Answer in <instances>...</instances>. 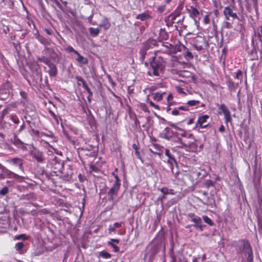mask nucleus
<instances>
[{
	"instance_id": "f257e3e1",
	"label": "nucleus",
	"mask_w": 262,
	"mask_h": 262,
	"mask_svg": "<svg viewBox=\"0 0 262 262\" xmlns=\"http://www.w3.org/2000/svg\"><path fill=\"white\" fill-rule=\"evenodd\" d=\"M151 69L148 72V75H153L156 76H159L160 72L164 68L163 60L160 57H154L150 62Z\"/></svg>"
},
{
	"instance_id": "f03ea898",
	"label": "nucleus",
	"mask_w": 262,
	"mask_h": 262,
	"mask_svg": "<svg viewBox=\"0 0 262 262\" xmlns=\"http://www.w3.org/2000/svg\"><path fill=\"white\" fill-rule=\"evenodd\" d=\"M239 249L240 252L244 253L246 255H248V262H253V251L249 242L247 241H242L239 244Z\"/></svg>"
},
{
	"instance_id": "7ed1b4c3",
	"label": "nucleus",
	"mask_w": 262,
	"mask_h": 262,
	"mask_svg": "<svg viewBox=\"0 0 262 262\" xmlns=\"http://www.w3.org/2000/svg\"><path fill=\"white\" fill-rule=\"evenodd\" d=\"M0 169L2 170V172L5 174L7 177L14 179L18 180L19 182H21L23 181V177L20 176L18 174L10 171L1 163Z\"/></svg>"
},
{
	"instance_id": "20e7f679",
	"label": "nucleus",
	"mask_w": 262,
	"mask_h": 262,
	"mask_svg": "<svg viewBox=\"0 0 262 262\" xmlns=\"http://www.w3.org/2000/svg\"><path fill=\"white\" fill-rule=\"evenodd\" d=\"M188 216L191 219V221L194 223L193 226L196 229H199L200 231L203 230L204 225L202 224V221L201 217L195 215L194 213H189Z\"/></svg>"
},
{
	"instance_id": "39448f33",
	"label": "nucleus",
	"mask_w": 262,
	"mask_h": 262,
	"mask_svg": "<svg viewBox=\"0 0 262 262\" xmlns=\"http://www.w3.org/2000/svg\"><path fill=\"white\" fill-rule=\"evenodd\" d=\"M120 187L113 185L107 192L108 200L110 202H113L115 198L118 195Z\"/></svg>"
},
{
	"instance_id": "423d86ee",
	"label": "nucleus",
	"mask_w": 262,
	"mask_h": 262,
	"mask_svg": "<svg viewBox=\"0 0 262 262\" xmlns=\"http://www.w3.org/2000/svg\"><path fill=\"white\" fill-rule=\"evenodd\" d=\"M23 160L19 158H13L8 160V162L13 166H18L19 169L24 171Z\"/></svg>"
},
{
	"instance_id": "0eeeda50",
	"label": "nucleus",
	"mask_w": 262,
	"mask_h": 262,
	"mask_svg": "<svg viewBox=\"0 0 262 262\" xmlns=\"http://www.w3.org/2000/svg\"><path fill=\"white\" fill-rule=\"evenodd\" d=\"M223 13L226 19H229V17L233 18H238L236 13L234 12L232 9L229 7H226L224 9Z\"/></svg>"
},
{
	"instance_id": "6e6552de",
	"label": "nucleus",
	"mask_w": 262,
	"mask_h": 262,
	"mask_svg": "<svg viewBox=\"0 0 262 262\" xmlns=\"http://www.w3.org/2000/svg\"><path fill=\"white\" fill-rule=\"evenodd\" d=\"M33 158L36 160L38 163H42L45 160L43 153L39 150H35L31 152Z\"/></svg>"
},
{
	"instance_id": "1a4fd4ad",
	"label": "nucleus",
	"mask_w": 262,
	"mask_h": 262,
	"mask_svg": "<svg viewBox=\"0 0 262 262\" xmlns=\"http://www.w3.org/2000/svg\"><path fill=\"white\" fill-rule=\"evenodd\" d=\"M219 108L222 111V113L224 114V117L225 119V121L226 123L230 122L231 120V117L230 115V112L227 107L225 106V104H221Z\"/></svg>"
},
{
	"instance_id": "9d476101",
	"label": "nucleus",
	"mask_w": 262,
	"mask_h": 262,
	"mask_svg": "<svg viewBox=\"0 0 262 262\" xmlns=\"http://www.w3.org/2000/svg\"><path fill=\"white\" fill-rule=\"evenodd\" d=\"M162 149H163V147L160 146L158 144L153 143L149 150L152 153L159 156L161 158V156L162 154Z\"/></svg>"
},
{
	"instance_id": "9b49d317",
	"label": "nucleus",
	"mask_w": 262,
	"mask_h": 262,
	"mask_svg": "<svg viewBox=\"0 0 262 262\" xmlns=\"http://www.w3.org/2000/svg\"><path fill=\"white\" fill-rule=\"evenodd\" d=\"M51 164L52 165L54 169L60 171L62 168V163L61 161L56 157L54 156V158L51 159Z\"/></svg>"
},
{
	"instance_id": "f8f14e48",
	"label": "nucleus",
	"mask_w": 262,
	"mask_h": 262,
	"mask_svg": "<svg viewBox=\"0 0 262 262\" xmlns=\"http://www.w3.org/2000/svg\"><path fill=\"white\" fill-rule=\"evenodd\" d=\"M209 119V116L207 115L200 116L198 120V124L200 127L202 128H206L208 124H206L207 119Z\"/></svg>"
},
{
	"instance_id": "ddd939ff",
	"label": "nucleus",
	"mask_w": 262,
	"mask_h": 262,
	"mask_svg": "<svg viewBox=\"0 0 262 262\" xmlns=\"http://www.w3.org/2000/svg\"><path fill=\"white\" fill-rule=\"evenodd\" d=\"M78 155L81 161L84 160L86 157H92V152L82 148L78 150Z\"/></svg>"
},
{
	"instance_id": "4468645a",
	"label": "nucleus",
	"mask_w": 262,
	"mask_h": 262,
	"mask_svg": "<svg viewBox=\"0 0 262 262\" xmlns=\"http://www.w3.org/2000/svg\"><path fill=\"white\" fill-rule=\"evenodd\" d=\"M14 248L16 251L19 254H24L26 252V250L25 249V245L23 242H18L15 244Z\"/></svg>"
},
{
	"instance_id": "2eb2a0df",
	"label": "nucleus",
	"mask_w": 262,
	"mask_h": 262,
	"mask_svg": "<svg viewBox=\"0 0 262 262\" xmlns=\"http://www.w3.org/2000/svg\"><path fill=\"white\" fill-rule=\"evenodd\" d=\"M76 79L78 82H80L82 83V87L87 92V93L89 94H90V96H93L92 92L91 91V89L87 85V84H86L85 81L84 80V79L82 77L79 76H76Z\"/></svg>"
},
{
	"instance_id": "dca6fc26",
	"label": "nucleus",
	"mask_w": 262,
	"mask_h": 262,
	"mask_svg": "<svg viewBox=\"0 0 262 262\" xmlns=\"http://www.w3.org/2000/svg\"><path fill=\"white\" fill-rule=\"evenodd\" d=\"M189 13L190 17L194 19L196 21V18L199 15V10L193 6H190L187 9Z\"/></svg>"
},
{
	"instance_id": "f3484780",
	"label": "nucleus",
	"mask_w": 262,
	"mask_h": 262,
	"mask_svg": "<svg viewBox=\"0 0 262 262\" xmlns=\"http://www.w3.org/2000/svg\"><path fill=\"white\" fill-rule=\"evenodd\" d=\"M36 38L44 46H49L51 43V40L48 39L39 34L36 35Z\"/></svg>"
},
{
	"instance_id": "a211bd4d",
	"label": "nucleus",
	"mask_w": 262,
	"mask_h": 262,
	"mask_svg": "<svg viewBox=\"0 0 262 262\" xmlns=\"http://www.w3.org/2000/svg\"><path fill=\"white\" fill-rule=\"evenodd\" d=\"M49 68V70L48 71L50 76L51 77H55L57 74V69L56 66L54 64L51 62L48 66Z\"/></svg>"
},
{
	"instance_id": "6ab92c4d",
	"label": "nucleus",
	"mask_w": 262,
	"mask_h": 262,
	"mask_svg": "<svg viewBox=\"0 0 262 262\" xmlns=\"http://www.w3.org/2000/svg\"><path fill=\"white\" fill-rule=\"evenodd\" d=\"M11 142L14 144L15 146L18 147H20L23 146V143L22 141L18 138L17 135L16 134H14V135L12 138H11Z\"/></svg>"
},
{
	"instance_id": "aec40b11",
	"label": "nucleus",
	"mask_w": 262,
	"mask_h": 262,
	"mask_svg": "<svg viewBox=\"0 0 262 262\" xmlns=\"http://www.w3.org/2000/svg\"><path fill=\"white\" fill-rule=\"evenodd\" d=\"M76 55L77 56V57L76 60L79 64H81V66L85 65L88 63L89 61L87 58L81 55L79 52L76 54Z\"/></svg>"
},
{
	"instance_id": "412c9836",
	"label": "nucleus",
	"mask_w": 262,
	"mask_h": 262,
	"mask_svg": "<svg viewBox=\"0 0 262 262\" xmlns=\"http://www.w3.org/2000/svg\"><path fill=\"white\" fill-rule=\"evenodd\" d=\"M99 26L103 28L105 30H107L111 26L108 19L107 17H104L102 20Z\"/></svg>"
},
{
	"instance_id": "4be33fe9",
	"label": "nucleus",
	"mask_w": 262,
	"mask_h": 262,
	"mask_svg": "<svg viewBox=\"0 0 262 262\" xmlns=\"http://www.w3.org/2000/svg\"><path fill=\"white\" fill-rule=\"evenodd\" d=\"M164 150L165 155L168 158V162L170 164H172L173 163H176V161L174 157L171 155L169 150L168 149H165L163 148L162 150Z\"/></svg>"
},
{
	"instance_id": "5701e85b",
	"label": "nucleus",
	"mask_w": 262,
	"mask_h": 262,
	"mask_svg": "<svg viewBox=\"0 0 262 262\" xmlns=\"http://www.w3.org/2000/svg\"><path fill=\"white\" fill-rule=\"evenodd\" d=\"M69 170L67 172V173H64L62 172V178L64 180L69 181L72 179V175H73V170L71 168V167H69Z\"/></svg>"
},
{
	"instance_id": "b1692460",
	"label": "nucleus",
	"mask_w": 262,
	"mask_h": 262,
	"mask_svg": "<svg viewBox=\"0 0 262 262\" xmlns=\"http://www.w3.org/2000/svg\"><path fill=\"white\" fill-rule=\"evenodd\" d=\"M161 192L164 194V195H167V194H174V190L172 189H168L167 187H163L160 189Z\"/></svg>"
},
{
	"instance_id": "393cba45",
	"label": "nucleus",
	"mask_w": 262,
	"mask_h": 262,
	"mask_svg": "<svg viewBox=\"0 0 262 262\" xmlns=\"http://www.w3.org/2000/svg\"><path fill=\"white\" fill-rule=\"evenodd\" d=\"M89 32L93 37H96L100 33V29L91 27L89 29Z\"/></svg>"
},
{
	"instance_id": "a878e982",
	"label": "nucleus",
	"mask_w": 262,
	"mask_h": 262,
	"mask_svg": "<svg viewBox=\"0 0 262 262\" xmlns=\"http://www.w3.org/2000/svg\"><path fill=\"white\" fill-rule=\"evenodd\" d=\"M147 50V48L146 47H144L140 51L139 59L141 62H142L145 58Z\"/></svg>"
},
{
	"instance_id": "bb28decb",
	"label": "nucleus",
	"mask_w": 262,
	"mask_h": 262,
	"mask_svg": "<svg viewBox=\"0 0 262 262\" xmlns=\"http://www.w3.org/2000/svg\"><path fill=\"white\" fill-rule=\"evenodd\" d=\"M37 60L39 61L42 62L47 66H48L51 62L50 59L46 56H42L41 57H38Z\"/></svg>"
},
{
	"instance_id": "cd10ccee",
	"label": "nucleus",
	"mask_w": 262,
	"mask_h": 262,
	"mask_svg": "<svg viewBox=\"0 0 262 262\" xmlns=\"http://www.w3.org/2000/svg\"><path fill=\"white\" fill-rule=\"evenodd\" d=\"M99 257H101L104 259L110 258L112 256V255L110 253H109L108 252H107L104 250L101 251L99 253Z\"/></svg>"
},
{
	"instance_id": "c85d7f7f",
	"label": "nucleus",
	"mask_w": 262,
	"mask_h": 262,
	"mask_svg": "<svg viewBox=\"0 0 262 262\" xmlns=\"http://www.w3.org/2000/svg\"><path fill=\"white\" fill-rule=\"evenodd\" d=\"M49 113L50 115L54 119V120H55L56 123L57 124H59V119L61 120V118L60 117L57 116L52 111H51L50 110H49Z\"/></svg>"
},
{
	"instance_id": "c756f323",
	"label": "nucleus",
	"mask_w": 262,
	"mask_h": 262,
	"mask_svg": "<svg viewBox=\"0 0 262 262\" xmlns=\"http://www.w3.org/2000/svg\"><path fill=\"white\" fill-rule=\"evenodd\" d=\"M10 119L15 124H18L19 123V120L18 117L15 114H11L9 116Z\"/></svg>"
},
{
	"instance_id": "7c9ffc66",
	"label": "nucleus",
	"mask_w": 262,
	"mask_h": 262,
	"mask_svg": "<svg viewBox=\"0 0 262 262\" xmlns=\"http://www.w3.org/2000/svg\"><path fill=\"white\" fill-rule=\"evenodd\" d=\"M88 120L89 124L92 127L93 126H96V121H95L94 117L93 116L89 117L88 118Z\"/></svg>"
},
{
	"instance_id": "2f4dec72",
	"label": "nucleus",
	"mask_w": 262,
	"mask_h": 262,
	"mask_svg": "<svg viewBox=\"0 0 262 262\" xmlns=\"http://www.w3.org/2000/svg\"><path fill=\"white\" fill-rule=\"evenodd\" d=\"M201 42H202V41H199L198 40H196L195 42L193 44V47L198 51H201L203 49V45L200 44Z\"/></svg>"
},
{
	"instance_id": "473e14b6",
	"label": "nucleus",
	"mask_w": 262,
	"mask_h": 262,
	"mask_svg": "<svg viewBox=\"0 0 262 262\" xmlns=\"http://www.w3.org/2000/svg\"><path fill=\"white\" fill-rule=\"evenodd\" d=\"M20 239H23V240L27 241L28 240L29 237L26 235L25 234H21L18 235H16L14 237V239L19 240Z\"/></svg>"
},
{
	"instance_id": "72a5a7b5",
	"label": "nucleus",
	"mask_w": 262,
	"mask_h": 262,
	"mask_svg": "<svg viewBox=\"0 0 262 262\" xmlns=\"http://www.w3.org/2000/svg\"><path fill=\"white\" fill-rule=\"evenodd\" d=\"M107 245L111 246L113 248V250L114 252H118L120 250V248L114 243H112V242H108Z\"/></svg>"
},
{
	"instance_id": "f704fd0d",
	"label": "nucleus",
	"mask_w": 262,
	"mask_h": 262,
	"mask_svg": "<svg viewBox=\"0 0 262 262\" xmlns=\"http://www.w3.org/2000/svg\"><path fill=\"white\" fill-rule=\"evenodd\" d=\"M65 50L69 53H74L76 55L78 53V52L75 50L71 46H68L66 48H65Z\"/></svg>"
},
{
	"instance_id": "c9c22d12",
	"label": "nucleus",
	"mask_w": 262,
	"mask_h": 262,
	"mask_svg": "<svg viewBox=\"0 0 262 262\" xmlns=\"http://www.w3.org/2000/svg\"><path fill=\"white\" fill-rule=\"evenodd\" d=\"M147 18V14L145 13H143L140 14H138L136 17V19H140L141 20H145Z\"/></svg>"
},
{
	"instance_id": "e433bc0d",
	"label": "nucleus",
	"mask_w": 262,
	"mask_h": 262,
	"mask_svg": "<svg viewBox=\"0 0 262 262\" xmlns=\"http://www.w3.org/2000/svg\"><path fill=\"white\" fill-rule=\"evenodd\" d=\"M204 221L209 225H213V223L212 220L206 215L203 216Z\"/></svg>"
},
{
	"instance_id": "4c0bfd02",
	"label": "nucleus",
	"mask_w": 262,
	"mask_h": 262,
	"mask_svg": "<svg viewBox=\"0 0 262 262\" xmlns=\"http://www.w3.org/2000/svg\"><path fill=\"white\" fill-rule=\"evenodd\" d=\"M9 192V188L8 187L5 186L3 187L1 190H0V195H5L7 194Z\"/></svg>"
},
{
	"instance_id": "58836bf2",
	"label": "nucleus",
	"mask_w": 262,
	"mask_h": 262,
	"mask_svg": "<svg viewBox=\"0 0 262 262\" xmlns=\"http://www.w3.org/2000/svg\"><path fill=\"white\" fill-rule=\"evenodd\" d=\"M12 126V125L6 121H4L2 123V127L4 129H8L10 127Z\"/></svg>"
},
{
	"instance_id": "ea45409f",
	"label": "nucleus",
	"mask_w": 262,
	"mask_h": 262,
	"mask_svg": "<svg viewBox=\"0 0 262 262\" xmlns=\"http://www.w3.org/2000/svg\"><path fill=\"white\" fill-rule=\"evenodd\" d=\"M114 178L115 179V181L114 182V183H113V185H116V186L120 187V186H121L120 180L118 176L117 175L115 176Z\"/></svg>"
},
{
	"instance_id": "a19ab883",
	"label": "nucleus",
	"mask_w": 262,
	"mask_h": 262,
	"mask_svg": "<svg viewBox=\"0 0 262 262\" xmlns=\"http://www.w3.org/2000/svg\"><path fill=\"white\" fill-rule=\"evenodd\" d=\"M114 178L115 179V181L114 182V183H113V185H116V186L120 187V186H121L120 180L118 176L117 175L115 176Z\"/></svg>"
},
{
	"instance_id": "79ce46f5",
	"label": "nucleus",
	"mask_w": 262,
	"mask_h": 262,
	"mask_svg": "<svg viewBox=\"0 0 262 262\" xmlns=\"http://www.w3.org/2000/svg\"><path fill=\"white\" fill-rule=\"evenodd\" d=\"M200 103L199 101L198 100H190L187 102V104L189 106H195Z\"/></svg>"
},
{
	"instance_id": "37998d69",
	"label": "nucleus",
	"mask_w": 262,
	"mask_h": 262,
	"mask_svg": "<svg viewBox=\"0 0 262 262\" xmlns=\"http://www.w3.org/2000/svg\"><path fill=\"white\" fill-rule=\"evenodd\" d=\"M9 113V109L8 108H6L3 110L2 112L1 118L2 120H3L5 116L7 115Z\"/></svg>"
},
{
	"instance_id": "c03bdc74",
	"label": "nucleus",
	"mask_w": 262,
	"mask_h": 262,
	"mask_svg": "<svg viewBox=\"0 0 262 262\" xmlns=\"http://www.w3.org/2000/svg\"><path fill=\"white\" fill-rule=\"evenodd\" d=\"M154 98L155 100L160 101L162 99V95L159 94H154Z\"/></svg>"
},
{
	"instance_id": "a18cd8bd",
	"label": "nucleus",
	"mask_w": 262,
	"mask_h": 262,
	"mask_svg": "<svg viewBox=\"0 0 262 262\" xmlns=\"http://www.w3.org/2000/svg\"><path fill=\"white\" fill-rule=\"evenodd\" d=\"M25 128V122H23V124L20 126L19 129L17 131V134H20L23 130H24Z\"/></svg>"
},
{
	"instance_id": "49530a36",
	"label": "nucleus",
	"mask_w": 262,
	"mask_h": 262,
	"mask_svg": "<svg viewBox=\"0 0 262 262\" xmlns=\"http://www.w3.org/2000/svg\"><path fill=\"white\" fill-rule=\"evenodd\" d=\"M242 72L241 70H238L236 74L235 78L237 79H241L242 77Z\"/></svg>"
},
{
	"instance_id": "de8ad7c7",
	"label": "nucleus",
	"mask_w": 262,
	"mask_h": 262,
	"mask_svg": "<svg viewBox=\"0 0 262 262\" xmlns=\"http://www.w3.org/2000/svg\"><path fill=\"white\" fill-rule=\"evenodd\" d=\"M176 89L177 91H178V92L180 94H183L186 95V93L185 92H184L183 89L181 88L180 86H176Z\"/></svg>"
},
{
	"instance_id": "09e8293b",
	"label": "nucleus",
	"mask_w": 262,
	"mask_h": 262,
	"mask_svg": "<svg viewBox=\"0 0 262 262\" xmlns=\"http://www.w3.org/2000/svg\"><path fill=\"white\" fill-rule=\"evenodd\" d=\"M209 21H210V19H209V16L208 15H205L203 18V23L205 24H207L209 23Z\"/></svg>"
},
{
	"instance_id": "8fccbe9b",
	"label": "nucleus",
	"mask_w": 262,
	"mask_h": 262,
	"mask_svg": "<svg viewBox=\"0 0 262 262\" xmlns=\"http://www.w3.org/2000/svg\"><path fill=\"white\" fill-rule=\"evenodd\" d=\"M43 30L46 33V34L49 35H51L52 34L53 32L51 30L46 28H44Z\"/></svg>"
},
{
	"instance_id": "3c124183",
	"label": "nucleus",
	"mask_w": 262,
	"mask_h": 262,
	"mask_svg": "<svg viewBox=\"0 0 262 262\" xmlns=\"http://www.w3.org/2000/svg\"><path fill=\"white\" fill-rule=\"evenodd\" d=\"M172 94H169L167 97V102H168V103L169 104H171V102H170V101L172 100Z\"/></svg>"
},
{
	"instance_id": "603ef678",
	"label": "nucleus",
	"mask_w": 262,
	"mask_h": 262,
	"mask_svg": "<svg viewBox=\"0 0 262 262\" xmlns=\"http://www.w3.org/2000/svg\"><path fill=\"white\" fill-rule=\"evenodd\" d=\"M179 110H178V108H174L171 112V114L172 115H174V116H177V115H178L179 114Z\"/></svg>"
},
{
	"instance_id": "864d4df0",
	"label": "nucleus",
	"mask_w": 262,
	"mask_h": 262,
	"mask_svg": "<svg viewBox=\"0 0 262 262\" xmlns=\"http://www.w3.org/2000/svg\"><path fill=\"white\" fill-rule=\"evenodd\" d=\"M224 26L225 27H226L227 28H232V25L230 23H229L228 21L224 22Z\"/></svg>"
},
{
	"instance_id": "5fc2aeb1",
	"label": "nucleus",
	"mask_w": 262,
	"mask_h": 262,
	"mask_svg": "<svg viewBox=\"0 0 262 262\" xmlns=\"http://www.w3.org/2000/svg\"><path fill=\"white\" fill-rule=\"evenodd\" d=\"M179 110H182V111H188V108L187 106H181L178 107Z\"/></svg>"
},
{
	"instance_id": "6e6d98bb",
	"label": "nucleus",
	"mask_w": 262,
	"mask_h": 262,
	"mask_svg": "<svg viewBox=\"0 0 262 262\" xmlns=\"http://www.w3.org/2000/svg\"><path fill=\"white\" fill-rule=\"evenodd\" d=\"M43 136H47V137H53V135H48V134H46L44 132H40V137H42Z\"/></svg>"
},
{
	"instance_id": "4d7b16f0",
	"label": "nucleus",
	"mask_w": 262,
	"mask_h": 262,
	"mask_svg": "<svg viewBox=\"0 0 262 262\" xmlns=\"http://www.w3.org/2000/svg\"><path fill=\"white\" fill-rule=\"evenodd\" d=\"M114 226L115 228H120L122 226V223L116 222L114 224Z\"/></svg>"
},
{
	"instance_id": "13d9d810",
	"label": "nucleus",
	"mask_w": 262,
	"mask_h": 262,
	"mask_svg": "<svg viewBox=\"0 0 262 262\" xmlns=\"http://www.w3.org/2000/svg\"><path fill=\"white\" fill-rule=\"evenodd\" d=\"M32 132H33V133L35 135H36V136H37L38 137H40V132H39V130L32 129Z\"/></svg>"
},
{
	"instance_id": "bf43d9fd",
	"label": "nucleus",
	"mask_w": 262,
	"mask_h": 262,
	"mask_svg": "<svg viewBox=\"0 0 262 262\" xmlns=\"http://www.w3.org/2000/svg\"><path fill=\"white\" fill-rule=\"evenodd\" d=\"M109 242H112V243H113L119 244L120 242V240L119 239L111 238Z\"/></svg>"
},
{
	"instance_id": "052dcab7",
	"label": "nucleus",
	"mask_w": 262,
	"mask_h": 262,
	"mask_svg": "<svg viewBox=\"0 0 262 262\" xmlns=\"http://www.w3.org/2000/svg\"><path fill=\"white\" fill-rule=\"evenodd\" d=\"M31 214L33 216H37L38 214V212L36 210H32L31 211Z\"/></svg>"
},
{
	"instance_id": "680f3d73",
	"label": "nucleus",
	"mask_w": 262,
	"mask_h": 262,
	"mask_svg": "<svg viewBox=\"0 0 262 262\" xmlns=\"http://www.w3.org/2000/svg\"><path fill=\"white\" fill-rule=\"evenodd\" d=\"M185 56H187L190 58H193V55H192V53L189 51L186 52Z\"/></svg>"
},
{
	"instance_id": "e2e57ef3",
	"label": "nucleus",
	"mask_w": 262,
	"mask_h": 262,
	"mask_svg": "<svg viewBox=\"0 0 262 262\" xmlns=\"http://www.w3.org/2000/svg\"><path fill=\"white\" fill-rule=\"evenodd\" d=\"M108 230L110 233H111L113 232H115L116 231V229H115V227L110 226L108 229Z\"/></svg>"
},
{
	"instance_id": "0e129e2a",
	"label": "nucleus",
	"mask_w": 262,
	"mask_h": 262,
	"mask_svg": "<svg viewBox=\"0 0 262 262\" xmlns=\"http://www.w3.org/2000/svg\"><path fill=\"white\" fill-rule=\"evenodd\" d=\"M219 132H224L225 130V127L223 125H221V126L219 127Z\"/></svg>"
},
{
	"instance_id": "69168bd1",
	"label": "nucleus",
	"mask_w": 262,
	"mask_h": 262,
	"mask_svg": "<svg viewBox=\"0 0 262 262\" xmlns=\"http://www.w3.org/2000/svg\"><path fill=\"white\" fill-rule=\"evenodd\" d=\"M132 147L135 149V150H137V149H138V145L135 143L133 144Z\"/></svg>"
},
{
	"instance_id": "338daca9",
	"label": "nucleus",
	"mask_w": 262,
	"mask_h": 262,
	"mask_svg": "<svg viewBox=\"0 0 262 262\" xmlns=\"http://www.w3.org/2000/svg\"><path fill=\"white\" fill-rule=\"evenodd\" d=\"M135 155H136V156L138 158H140V153L138 151V149H137V150H135Z\"/></svg>"
},
{
	"instance_id": "774afa93",
	"label": "nucleus",
	"mask_w": 262,
	"mask_h": 262,
	"mask_svg": "<svg viewBox=\"0 0 262 262\" xmlns=\"http://www.w3.org/2000/svg\"><path fill=\"white\" fill-rule=\"evenodd\" d=\"M149 104H150V105L151 106H154V107H155V108H158V105H155V104H154V103L152 102H151V101H150V102H149Z\"/></svg>"
}]
</instances>
